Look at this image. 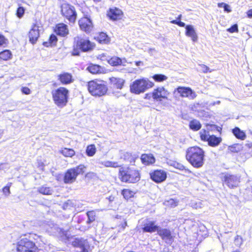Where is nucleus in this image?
I'll use <instances>...</instances> for the list:
<instances>
[{"instance_id":"nucleus-45","label":"nucleus","mask_w":252,"mask_h":252,"mask_svg":"<svg viewBox=\"0 0 252 252\" xmlns=\"http://www.w3.org/2000/svg\"><path fill=\"white\" fill-rule=\"evenodd\" d=\"M54 32L58 35H63V24L60 23L56 25Z\"/></svg>"},{"instance_id":"nucleus-43","label":"nucleus","mask_w":252,"mask_h":252,"mask_svg":"<svg viewBox=\"0 0 252 252\" xmlns=\"http://www.w3.org/2000/svg\"><path fill=\"white\" fill-rule=\"evenodd\" d=\"M12 184V183H8L2 189V192L5 195L8 196L10 194V188Z\"/></svg>"},{"instance_id":"nucleus-4","label":"nucleus","mask_w":252,"mask_h":252,"mask_svg":"<svg viewBox=\"0 0 252 252\" xmlns=\"http://www.w3.org/2000/svg\"><path fill=\"white\" fill-rule=\"evenodd\" d=\"M87 89L90 94L94 96H102L105 95L108 91V88L105 81L95 79L88 82Z\"/></svg>"},{"instance_id":"nucleus-46","label":"nucleus","mask_w":252,"mask_h":252,"mask_svg":"<svg viewBox=\"0 0 252 252\" xmlns=\"http://www.w3.org/2000/svg\"><path fill=\"white\" fill-rule=\"evenodd\" d=\"M25 10V8L23 6H19L16 10V16L19 18H22L24 15Z\"/></svg>"},{"instance_id":"nucleus-27","label":"nucleus","mask_w":252,"mask_h":252,"mask_svg":"<svg viewBox=\"0 0 252 252\" xmlns=\"http://www.w3.org/2000/svg\"><path fill=\"white\" fill-rule=\"evenodd\" d=\"M135 192L129 189H124L121 190V194L126 200H128L134 197Z\"/></svg>"},{"instance_id":"nucleus-7","label":"nucleus","mask_w":252,"mask_h":252,"mask_svg":"<svg viewBox=\"0 0 252 252\" xmlns=\"http://www.w3.org/2000/svg\"><path fill=\"white\" fill-rule=\"evenodd\" d=\"M85 168V165L79 164L75 167L68 169L64 173V183L70 184L74 182L79 175L84 173Z\"/></svg>"},{"instance_id":"nucleus-63","label":"nucleus","mask_w":252,"mask_h":252,"mask_svg":"<svg viewBox=\"0 0 252 252\" xmlns=\"http://www.w3.org/2000/svg\"><path fill=\"white\" fill-rule=\"evenodd\" d=\"M68 203L67 202H65L64 203V209L67 208L68 207Z\"/></svg>"},{"instance_id":"nucleus-37","label":"nucleus","mask_w":252,"mask_h":252,"mask_svg":"<svg viewBox=\"0 0 252 252\" xmlns=\"http://www.w3.org/2000/svg\"><path fill=\"white\" fill-rule=\"evenodd\" d=\"M86 153L88 156L93 157L96 153V148L94 144L89 145L86 148Z\"/></svg>"},{"instance_id":"nucleus-49","label":"nucleus","mask_w":252,"mask_h":252,"mask_svg":"<svg viewBox=\"0 0 252 252\" xmlns=\"http://www.w3.org/2000/svg\"><path fill=\"white\" fill-rule=\"evenodd\" d=\"M170 23L173 24L177 25L181 27H184L185 26V23L181 22V21H178L177 20H173L170 21Z\"/></svg>"},{"instance_id":"nucleus-62","label":"nucleus","mask_w":252,"mask_h":252,"mask_svg":"<svg viewBox=\"0 0 252 252\" xmlns=\"http://www.w3.org/2000/svg\"><path fill=\"white\" fill-rule=\"evenodd\" d=\"M182 18V15L180 14L178 15V16L177 17V20L180 21Z\"/></svg>"},{"instance_id":"nucleus-26","label":"nucleus","mask_w":252,"mask_h":252,"mask_svg":"<svg viewBox=\"0 0 252 252\" xmlns=\"http://www.w3.org/2000/svg\"><path fill=\"white\" fill-rule=\"evenodd\" d=\"M138 158V156L130 152H126L124 155V159L131 164H134Z\"/></svg>"},{"instance_id":"nucleus-8","label":"nucleus","mask_w":252,"mask_h":252,"mask_svg":"<svg viewBox=\"0 0 252 252\" xmlns=\"http://www.w3.org/2000/svg\"><path fill=\"white\" fill-rule=\"evenodd\" d=\"M152 96L156 101L161 102L169 99L170 92L163 86L158 87L152 91Z\"/></svg>"},{"instance_id":"nucleus-15","label":"nucleus","mask_w":252,"mask_h":252,"mask_svg":"<svg viewBox=\"0 0 252 252\" xmlns=\"http://www.w3.org/2000/svg\"><path fill=\"white\" fill-rule=\"evenodd\" d=\"M157 232L158 235L162 240L168 241L171 242L173 241L174 237L170 229L166 228H160L158 226Z\"/></svg>"},{"instance_id":"nucleus-24","label":"nucleus","mask_w":252,"mask_h":252,"mask_svg":"<svg viewBox=\"0 0 252 252\" xmlns=\"http://www.w3.org/2000/svg\"><path fill=\"white\" fill-rule=\"evenodd\" d=\"M107 63L111 66L115 67L123 65L122 59L117 56H113L110 57L107 60Z\"/></svg>"},{"instance_id":"nucleus-55","label":"nucleus","mask_w":252,"mask_h":252,"mask_svg":"<svg viewBox=\"0 0 252 252\" xmlns=\"http://www.w3.org/2000/svg\"><path fill=\"white\" fill-rule=\"evenodd\" d=\"M177 168L181 171H185L186 172H188L189 173L191 172V171L189 169L187 168L185 166H184L183 165H179Z\"/></svg>"},{"instance_id":"nucleus-19","label":"nucleus","mask_w":252,"mask_h":252,"mask_svg":"<svg viewBox=\"0 0 252 252\" xmlns=\"http://www.w3.org/2000/svg\"><path fill=\"white\" fill-rule=\"evenodd\" d=\"M110 84L114 88L121 90L123 88L126 82L125 80L122 78L111 77L109 79Z\"/></svg>"},{"instance_id":"nucleus-21","label":"nucleus","mask_w":252,"mask_h":252,"mask_svg":"<svg viewBox=\"0 0 252 252\" xmlns=\"http://www.w3.org/2000/svg\"><path fill=\"white\" fill-rule=\"evenodd\" d=\"M141 162L145 165H150L154 164L156 161L154 156L152 154H143L141 155Z\"/></svg>"},{"instance_id":"nucleus-50","label":"nucleus","mask_w":252,"mask_h":252,"mask_svg":"<svg viewBox=\"0 0 252 252\" xmlns=\"http://www.w3.org/2000/svg\"><path fill=\"white\" fill-rule=\"evenodd\" d=\"M200 67H201L202 71L204 73H207L208 72H212V70L210 69V68L206 65L202 64H200Z\"/></svg>"},{"instance_id":"nucleus-6","label":"nucleus","mask_w":252,"mask_h":252,"mask_svg":"<svg viewBox=\"0 0 252 252\" xmlns=\"http://www.w3.org/2000/svg\"><path fill=\"white\" fill-rule=\"evenodd\" d=\"M75 45L76 48H74L71 53L73 56L79 55L78 50L83 52H87L93 50L95 46V43L91 41L89 38L81 37H77Z\"/></svg>"},{"instance_id":"nucleus-14","label":"nucleus","mask_w":252,"mask_h":252,"mask_svg":"<svg viewBox=\"0 0 252 252\" xmlns=\"http://www.w3.org/2000/svg\"><path fill=\"white\" fill-rule=\"evenodd\" d=\"M106 15L112 21H118L122 19L124 17V12L121 9L113 7L107 10Z\"/></svg>"},{"instance_id":"nucleus-32","label":"nucleus","mask_w":252,"mask_h":252,"mask_svg":"<svg viewBox=\"0 0 252 252\" xmlns=\"http://www.w3.org/2000/svg\"><path fill=\"white\" fill-rule=\"evenodd\" d=\"M243 243V239L241 236L239 235H236L234 238L233 243L231 244V248L234 249L236 248H239L241 249V246Z\"/></svg>"},{"instance_id":"nucleus-13","label":"nucleus","mask_w":252,"mask_h":252,"mask_svg":"<svg viewBox=\"0 0 252 252\" xmlns=\"http://www.w3.org/2000/svg\"><path fill=\"white\" fill-rule=\"evenodd\" d=\"M64 9V17L69 23L74 24L77 18V13L74 7L67 4L65 5Z\"/></svg>"},{"instance_id":"nucleus-3","label":"nucleus","mask_w":252,"mask_h":252,"mask_svg":"<svg viewBox=\"0 0 252 252\" xmlns=\"http://www.w3.org/2000/svg\"><path fill=\"white\" fill-rule=\"evenodd\" d=\"M205 151L198 146L189 147L186 150V158L194 168L202 167L205 162Z\"/></svg>"},{"instance_id":"nucleus-61","label":"nucleus","mask_w":252,"mask_h":252,"mask_svg":"<svg viewBox=\"0 0 252 252\" xmlns=\"http://www.w3.org/2000/svg\"><path fill=\"white\" fill-rule=\"evenodd\" d=\"M114 198H115V197H114V196H113V195H110V196L108 198V199L109 201H110V202L113 201L114 200Z\"/></svg>"},{"instance_id":"nucleus-2","label":"nucleus","mask_w":252,"mask_h":252,"mask_svg":"<svg viewBox=\"0 0 252 252\" xmlns=\"http://www.w3.org/2000/svg\"><path fill=\"white\" fill-rule=\"evenodd\" d=\"M42 237L33 233H29L21 236L16 243V252H44V243L36 245L37 242L32 239L41 240Z\"/></svg>"},{"instance_id":"nucleus-58","label":"nucleus","mask_w":252,"mask_h":252,"mask_svg":"<svg viewBox=\"0 0 252 252\" xmlns=\"http://www.w3.org/2000/svg\"><path fill=\"white\" fill-rule=\"evenodd\" d=\"M247 16L249 18H252V9H249L247 11Z\"/></svg>"},{"instance_id":"nucleus-41","label":"nucleus","mask_w":252,"mask_h":252,"mask_svg":"<svg viewBox=\"0 0 252 252\" xmlns=\"http://www.w3.org/2000/svg\"><path fill=\"white\" fill-rule=\"evenodd\" d=\"M200 139L204 142H207L209 136V131L206 129H202L199 132Z\"/></svg>"},{"instance_id":"nucleus-36","label":"nucleus","mask_w":252,"mask_h":252,"mask_svg":"<svg viewBox=\"0 0 252 252\" xmlns=\"http://www.w3.org/2000/svg\"><path fill=\"white\" fill-rule=\"evenodd\" d=\"M178 204V201L177 199L170 198L166 200L163 202V205L169 208H174Z\"/></svg>"},{"instance_id":"nucleus-9","label":"nucleus","mask_w":252,"mask_h":252,"mask_svg":"<svg viewBox=\"0 0 252 252\" xmlns=\"http://www.w3.org/2000/svg\"><path fill=\"white\" fill-rule=\"evenodd\" d=\"M42 26L39 21L35 20V22L32 25V28L29 32L28 36L30 43L35 44L39 37V28Z\"/></svg>"},{"instance_id":"nucleus-23","label":"nucleus","mask_w":252,"mask_h":252,"mask_svg":"<svg viewBox=\"0 0 252 252\" xmlns=\"http://www.w3.org/2000/svg\"><path fill=\"white\" fill-rule=\"evenodd\" d=\"M231 132L237 139L240 140H244L247 137L245 131L237 126L232 129Z\"/></svg>"},{"instance_id":"nucleus-16","label":"nucleus","mask_w":252,"mask_h":252,"mask_svg":"<svg viewBox=\"0 0 252 252\" xmlns=\"http://www.w3.org/2000/svg\"><path fill=\"white\" fill-rule=\"evenodd\" d=\"M176 91L182 97H189L190 99H194L197 95L190 88L188 87H178L177 88Z\"/></svg>"},{"instance_id":"nucleus-11","label":"nucleus","mask_w":252,"mask_h":252,"mask_svg":"<svg viewBox=\"0 0 252 252\" xmlns=\"http://www.w3.org/2000/svg\"><path fill=\"white\" fill-rule=\"evenodd\" d=\"M149 175L150 179L157 184L163 182L167 178L166 172L162 169L154 170L151 171Z\"/></svg>"},{"instance_id":"nucleus-40","label":"nucleus","mask_w":252,"mask_h":252,"mask_svg":"<svg viewBox=\"0 0 252 252\" xmlns=\"http://www.w3.org/2000/svg\"><path fill=\"white\" fill-rule=\"evenodd\" d=\"M74 81L73 75L69 73H64V84H68Z\"/></svg>"},{"instance_id":"nucleus-64","label":"nucleus","mask_w":252,"mask_h":252,"mask_svg":"<svg viewBox=\"0 0 252 252\" xmlns=\"http://www.w3.org/2000/svg\"><path fill=\"white\" fill-rule=\"evenodd\" d=\"M93 0L95 2H99V1H101V0Z\"/></svg>"},{"instance_id":"nucleus-30","label":"nucleus","mask_w":252,"mask_h":252,"mask_svg":"<svg viewBox=\"0 0 252 252\" xmlns=\"http://www.w3.org/2000/svg\"><path fill=\"white\" fill-rule=\"evenodd\" d=\"M189 126L190 129L196 131L200 129L202 125L198 120L192 119L189 122Z\"/></svg>"},{"instance_id":"nucleus-29","label":"nucleus","mask_w":252,"mask_h":252,"mask_svg":"<svg viewBox=\"0 0 252 252\" xmlns=\"http://www.w3.org/2000/svg\"><path fill=\"white\" fill-rule=\"evenodd\" d=\"M11 52L8 49H5L0 52V61H7L12 59Z\"/></svg>"},{"instance_id":"nucleus-44","label":"nucleus","mask_w":252,"mask_h":252,"mask_svg":"<svg viewBox=\"0 0 252 252\" xmlns=\"http://www.w3.org/2000/svg\"><path fill=\"white\" fill-rule=\"evenodd\" d=\"M75 151L72 149L64 148V156L72 157L75 155Z\"/></svg>"},{"instance_id":"nucleus-10","label":"nucleus","mask_w":252,"mask_h":252,"mask_svg":"<svg viewBox=\"0 0 252 252\" xmlns=\"http://www.w3.org/2000/svg\"><path fill=\"white\" fill-rule=\"evenodd\" d=\"M223 184L230 189H234L239 186L240 177L235 174L226 173L223 176Z\"/></svg>"},{"instance_id":"nucleus-12","label":"nucleus","mask_w":252,"mask_h":252,"mask_svg":"<svg viewBox=\"0 0 252 252\" xmlns=\"http://www.w3.org/2000/svg\"><path fill=\"white\" fill-rule=\"evenodd\" d=\"M78 25L80 29L87 33L91 32L94 28L92 21L87 16H84L79 20Z\"/></svg>"},{"instance_id":"nucleus-39","label":"nucleus","mask_w":252,"mask_h":252,"mask_svg":"<svg viewBox=\"0 0 252 252\" xmlns=\"http://www.w3.org/2000/svg\"><path fill=\"white\" fill-rule=\"evenodd\" d=\"M152 78L156 82H162L167 79V77L162 74H155L152 76Z\"/></svg>"},{"instance_id":"nucleus-31","label":"nucleus","mask_w":252,"mask_h":252,"mask_svg":"<svg viewBox=\"0 0 252 252\" xmlns=\"http://www.w3.org/2000/svg\"><path fill=\"white\" fill-rule=\"evenodd\" d=\"M37 192L44 195H50L52 194L53 189L50 187H47L46 185H43L37 189Z\"/></svg>"},{"instance_id":"nucleus-42","label":"nucleus","mask_w":252,"mask_h":252,"mask_svg":"<svg viewBox=\"0 0 252 252\" xmlns=\"http://www.w3.org/2000/svg\"><path fill=\"white\" fill-rule=\"evenodd\" d=\"M218 6L220 8L223 7L224 11L227 13H230L232 11L230 6L228 4L224 2L218 3Z\"/></svg>"},{"instance_id":"nucleus-28","label":"nucleus","mask_w":252,"mask_h":252,"mask_svg":"<svg viewBox=\"0 0 252 252\" xmlns=\"http://www.w3.org/2000/svg\"><path fill=\"white\" fill-rule=\"evenodd\" d=\"M186 35L190 37L193 41H196L197 40V35L192 26L191 25H187L186 27Z\"/></svg>"},{"instance_id":"nucleus-35","label":"nucleus","mask_w":252,"mask_h":252,"mask_svg":"<svg viewBox=\"0 0 252 252\" xmlns=\"http://www.w3.org/2000/svg\"><path fill=\"white\" fill-rule=\"evenodd\" d=\"M243 154L249 157H252V142L248 141L243 149Z\"/></svg>"},{"instance_id":"nucleus-52","label":"nucleus","mask_w":252,"mask_h":252,"mask_svg":"<svg viewBox=\"0 0 252 252\" xmlns=\"http://www.w3.org/2000/svg\"><path fill=\"white\" fill-rule=\"evenodd\" d=\"M21 91L23 94H29L31 93L30 89L27 87H22L21 88Z\"/></svg>"},{"instance_id":"nucleus-22","label":"nucleus","mask_w":252,"mask_h":252,"mask_svg":"<svg viewBox=\"0 0 252 252\" xmlns=\"http://www.w3.org/2000/svg\"><path fill=\"white\" fill-rule=\"evenodd\" d=\"M95 40L102 44H108L110 43L111 38L106 32H100L94 37Z\"/></svg>"},{"instance_id":"nucleus-17","label":"nucleus","mask_w":252,"mask_h":252,"mask_svg":"<svg viewBox=\"0 0 252 252\" xmlns=\"http://www.w3.org/2000/svg\"><path fill=\"white\" fill-rule=\"evenodd\" d=\"M158 226L156 224L154 221L147 219L146 222L143 224L142 230L143 232L153 233L157 231Z\"/></svg>"},{"instance_id":"nucleus-59","label":"nucleus","mask_w":252,"mask_h":252,"mask_svg":"<svg viewBox=\"0 0 252 252\" xmlns=\"http://www.w3.org/2000/svg\"><path fill=\"white\" fill-rule=\"evenodd\" d=\"M121 228H122L123 229H124L126 228V226H127V222L126 220H125L124 222H123L120 225Z\"/></svg>"},{"instance_id":"nucleus-54","label":"nucleus","mask_w":252,"mask_h":252,"mask_svg":"<svg viewBox=\"0 0 252 252\" xmlns=\"http://www.w3.org/2000/svg\"><path fill=\"white\" fill-rule=\"evenodd\" d=\"M68 91L64 88V105L67 102Z\"/></svg>"},{"instance_id":"nucleus-56","label":"nucleus","mask_w":252,"mask_h":252,"mask_svg":"<svg viewBox=\"0 0 252 252\" xmlns=\"http://www.w3.org/2000/svg\"><path fill=\"white\" fill-rule=\"evenodd\" d=\"M69 34V31L67 29V26L64 24V38Z\"/></svg>"},{"instance_id":"nucleus-25","label":"nucleus","mask_w":252,"mask_h":252,"mask_svg":"<svg viewBox=\"0 0 252 252\" xmlns=\"http://www.w3.org/2000/svg\"><path fill=\"white\" fill-rule=\"evenodd\" d=\"M221 141L222 139L220 137H217L215 135H211L209 136L207 142L210 146L214 147L218 146Z\"/></svg>"},{"instance_id":"nucleus-48","label":"nucleus","mask_w":252,"mask_h":252,"mask_svg":"<svg viewBox=\"0 0 252 252\" xmlns=\"http://www.w3.org/2000/svg\"><path fill=\"white\" fill-rule=\"evenodd\" d=\"M227 31H228L230 33L238 32V28L237 25L234 24L232 25L230 28L227 29Z\"/></svg>"},{"instance_id":"nucleus-47","label":"nucleus","mask_w":252,"mask_h":252,"mask_svg":"<svg viewBox=\"0 0 252 252\" xmlns=\"http://www.w3.org/2000/svg\"><path fill=\"white\" fill-rule=\"evenodd\" d=\"M7 42V39L3 34L0 33V47L6 45Z\"/></svg>"},{"instance_id":"nucleus-34","label":"nucleus","mask_w":252,"mask_h":252,"mask_svg":"<svg viewBox=\"0 0 252 252\" xmlns=\"http://www.w3.org/2000/svg\"><path fill=\"white\" fill-rule=\"evenodd\" d=\"M57 40L56 36L52 34L50 35L48 41H44L42 44L46 47H51L56 45Z\"/></svg>"},{"instance_id":"nucleus-1","label":"nucleus","mask_w":252,"mask_h":252,"mask_svg":"<svg viewBox=\"0 0 252 252\" xmlns=\"http://www.w3.org/2000/svg\"><path fill=\"white\" fill-rule=\"evenodd\" d=\"M101 164L106 168H119L118 178L122 183L135 184L140 180L141 174L137 168L122 166L117 161L110 160L104 161L101 162Z\"/></svg>"},{"instance_id":"nucleus-57","label":"nucleus","mask_w":252,"mask_h":252,"mask_svg":"<svg viewBox=\"0 0 252 252\" xmlns=\"http://www.w3.org/2000/svg\"><path fill=\"white\" fill-rule=\"evenodd\" d=\"M106 57V55L105 53H102L101 54H100L97 57V59H99L101 61H103L105 60V58Z\"/></svg>"},{"instance_id":"nucleus-51","label":"nucleus","mask_w":252,"mask_h":252,"mask_svg":"<svg viewBox=\"0 0 252 252\" xmlns=\"http://www.w3.org/2000/svg\"><path fill=\"white\" fill-rule=\"evenodd\" d=\"M36 162L37 167L43 170L45 166L44 162L40 159H37Z\"/></svg>"},{"instance_id":"nucleus-33","label":"nucleus","mask_w":252,"mask_h":252,"mask_svg":"<svg viewBox=\"0 0 252 252\" xmlns=\"http://www.w3.org/2000/svg\"><path fill=\"white\" fill-rule=\"evenodd\" d=\"M243 149V145L239 143L233 144L228 147V150L232 153H238L242 151Z\"/></svg>"},{"instance_id":"nucleus-60","label":"nucleus","mask_w":252,"mask_h":252,"mask_svg":"<svg viewBox=\"0 0 252 252\" xmlns=\"http://www.w3.org/2000/svg\"><path fill=\"white\" fill-rule=\"evenodd\" d=\"M230 252H241V249L239 248L232 249Z\"/></svg>"},{"instance_id":"nucleus-53","label":"nucleus","mask_w":252,"mask_h":252,"mask_svg":"<svg viewBox=\"0 0 252 252\" xmlns=\"http://www.w3.org/2000/svg\"><path fill=\"white\" fill-rule=\"evenodd\" d=\"M96 176L95 173L93 172H89L85 174V177L88 179H92Z\"/></svg>"},{"instance_id":"nucleus-20","label":"nucleus","mask_w":252,"mask_h":252,"mask_svg":"<svg viewBox=\"0 0 252 252\" xmlns=\"http://www.w3.org/2000/svg\"><path fill=\"white\" fill-rule=\"evenodd\" d=\"M55 103L60 106L63 103V88H60L52 93Z\"/></svg>"},{"instance_id":"nucleus-38","label":"nucleus","mask_w":252,"mask_h":252,"mask_svg":"<svg viewBox=\"0 0 252 252\" xmlns=\"http://www.w3.org/2000/svg\"><path fill=\"white\" fill-rule=\"evenodd\" d=\"M88 217L87 223L90 224L95 220L96 214L94 210L89 211L86 213Z\"/></svg>"},{"instance_id":"nucleus-5","label":"nucleus","mask_w":252,"mask_h":252,"mask_svg":"<svg viewBox=\"0 0 252 252\" xmlns=\"http://www.w3.org/2000/svg\"><path fill=\"white\" fill-rule=\"evenodd\" d=\"M155 84L148 78H142L134 81L130 85L131 93L139 94L153 88Z\"/></svg>"},{"instance_id":"nucleus-18","label":"nucleus","mask_w":252,"mask_h":252,"mask_svg":"<svg viewBox=\"0 0 252 252\" xmlns=\"http://www.w3.org/2000/svg\"><path fill=\"white\" fill-rule=\"evenodd\" d=\"M86 70L90 73L95 74H100L105 73L104 68L98 64L90 63L87 66Z\"/></svg>"}]
</instances>
